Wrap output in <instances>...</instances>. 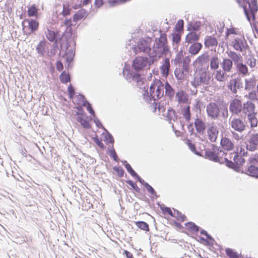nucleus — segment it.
<instances>
[{
	"instance_id": "1",
	"label": "nucleus",
	"mask_w": 258,
	"mask_h": 258,
	"mask_svg": "<svg viewBox=\"0 0 258 258\" xmlns=\"http://www.w3.org/2000/svg\"><path fill=\"white\" fill-rule=\"evenodd\" d=\"M169 51L166 34L161 33L159 38H155L153 46V52L149 54L151 63H153L157 61L164 55H166Z\"/></svg>"
},
{
	"instance_id": "2",
	"label": "nucleus",
	"mask_w": 258,
	"mask_h": 258,
	"mask_svg": "<svg viewBox=\"0 0 258 258\" xmlns=\"http://www.w3.org/2000/svg\"><path fill=\"white\" fill-rule=\"evenodd\" d=\"M164 84L160 80L155 79L150 85L149 92L146 95V101L149 103L154 104L155 101L160 99L164 95Z\"/></svg>"
},
{
	"instance_id": "3",
	"label": "nucleus",
	"mask_w": 258,
	"mask_h": 258,
	"mask_svg": "<svg viewBox=\"0 0 258 258\" xmlns=\"http://www.w3.org/2000/svg\"><path fill=\"white\" fill-rule=\"evenodd\" d=\"M123 75L128 82H131L132 81L136 82L135 85L142 90L143 97L146 98V95H148V89L146 79L142 77L141 75L134 73L133 71L130 69H124Z\"/></svg>"
},
{
	"instance_id": "4",
	"label": "nucleus",
	"mask_w": 258,
	"mask_h": 258,
	"mask_svg": "<svg viewBox=\"0 0 258 258\" xmlns=\"http://www.w3.org/2000/svg\"><path fill=\"white\" fill-rule=\"evenodd\" d=\"M210 73L208 71V69H197V76L195 78L194 81L191 82V84L195 88H198L202 84L208 86L210 85Z\"/></svg>"
},
{
	"instance_id": "5",
	"label": "nucleus",
	"mask_w": 258,
	"mask_h": 258,
	"mask_svg": "<svg viewBox=\"0 0 258 258\" xmlns=\"http://www.w3.org/2000/svg\"><path fill=\"white\" fill-rule=\"evenodd\" d=\"M152 41L151 38L149 37L146 38L140 39L137 42V44L133 46L132 49L133 51L136 54L143 52L149 55L151 53V44Z\"/></svg>"
},
{
	"instance_id": "6",
	"label": "nucleus",
	"mask_w": 258,
	"mask_h": 258,
	"mask_svg": "<svg viewBox=\"0 0 258 258\" xmlns=\"http://www.w3.org/2000/svg\"><path fill=\"white\" fill-rule=\"evenodd\" d=\"M151 65V59L150 61L147 57H137L133 61L132 68L134 73H137L141 75V72L143 71L146 68L147 64Z\"/></svg>"
},
{
	"instance_id": "7",
	"label": "nucleus",
	"mask_w": 258,
	"mask_h": 258,
	"mask_svg": "<svg viewBox=\"0 0 258 258\" xmlns=\"http://www.w3.org/2000/svg\"><path fill=\"white\" fill-rule=\"evenodd\" d=\"M66 41L65 46H64L63 43L60 44V50H59V56H62L63 58H69V60L74 59L75 52L74 48L72 47V45L75 46L76 44L74 45L73 41L70 40V41L68 43L67 39H66Z\"/></svg>"
},
{
	"instance_id": "8",
	"label": "nucleus",
	"mask_w": 258,
	"mask_h": 258,
	"mask_svg": "<svg viewBox=\"0 0 258 258\" xmlns=\"http://www.w3.org/2000/svg\"><path fill=\"white\" fill-rule=\"evenodd\" d=\"M64 24L66 26V29L62 34V37L65 39H67L68 43H69L70 40L73 41V43L75 45V39L77 38V34L73 32L72 28L73 25L72 19L71 18L69 19H66L64 20Z\"/></svg>"
},
{
	"instance_id": "9",
	"label": "nucleus",
	"mask_w": 258,
	"mask_h": 258,
	"mask_svg": "<svg viewBox=\"0 0 258 258\" xmlns=\"http://www.w3.org/2000/svg\"><path fill=\"white\" fill-rule=\"evenodd\" d=\"M206 112L209 118L215 120L220 117V108L216 103L210 102L207 106Z\"/></svg>"
},
{
	"instance_id": "10",
	"label": "nucleus",
	"mask_w": 258,
	"mask_h": 258,
	"mask_svg": "<svg viewBox=\"0 0 258 258\" xmlns=\"http://www.w3.org/2000/svg\"><path fill=\"white\" fill-rule=\"evenodd\" d=\"M246 149L249 151H254L258 148V134L248 135L245 141Z\"/></svg>"
},
{
	"instance_id": "11",
	"label": "nucleus",
	"mask_w": 258,
	"mask_h": 258,
	"mask_svg": "<svg viewBox=\"0 0 258 258\" xmlns=\"http://www.w3.org/2000/svg\"><path fill=\"white\" fill-rule=\"evenodd\" d=\"M229 111L233 114H238L242 111V104L240 100L235 98L229 105Z\"/></svg>"
},
{
	"instance_id": "12",
	"label": "nucleus",
	"mask_w": 258,
	"mask_h": 258,
	"mask_svg": "<svg viewBox=\"0 0 258 258\" xmlns=\"http://www.w3.org/2000/svg\"><path fill=\"white\" fill-rule=\"evenodd\" d=\"M209 60L210 56L207 52L200 55L195 61L196 63L199 64L197 69L205 68L206 69H209Z\"/></svg>"
},
{
	"instance_id": "13",
	"label": "nucleus",
	"mask_w": 258,
	"mask_h": 258,
	"mask_svg": "<svg viewBox=\"0 0 258 258\" xmlns=\"http://www.w3.org/2000/svg\"><path fill=\"white\" fill-rule=\"evenodd\" d=\"M231 128L235 131L242 133L245 130L246 125L243 120L239 118H233L230 122Z\"/></svg>"
},
{
	"instance_id": "14",
	"label": "nucleus",
	"mask_w": 258,
	"mask_h": 258,
	"mask_svg": "<svg viewBox=\"0 0 258 258\" xmlns=\"http://www.w3.org/2000/svg\"><path fill=\"white\" fill-rule=\"evenodd\" d=\"M242 87L243 84L240 77L230 80L228 85V89L234 94L237 93V89H241Z\"/></svg>"
},
{
	"instance_id": "15",
	"label": "nucleus",
	"mask_w": 258,
	"mask_h": 258,
	"mask_svg": "<svg viewBox=\"0 0 258 258\" xmlns=\"http://www.w3.org/2000/svg\"><path fill=\"white\" fill-rule=\"evenodd\" d=\"M232 46L235 50L240 52H242L243 50H245L249 47L245 39L239 38H236L234 39L232 41Z\"/></svg>"
},
{
	"instance_id": "16",
	"label": "nucleus",
	"mask_w": 258,
	"mask_h": 258,
	"mask_svg": "<svg viewBox=\"0 0 258 258\" xmlns=\"http://www.w3.org/2000/svg\"><path fill=\"white\" fill-rule=\"evenodd\" d=\"M208 138L211 142H215L219 134V129L216 125H212L207 129Z\"/></svg>"
},
{
	"instance_id": "17",
	"label": "nucleus",
	"mask_w": 258,
	"mask_h": 258,
	"mask_svg": "<svg viewBox=\"0 0 258 258\" xmlns=\"http://www.w3.org/2000/svg\"><path fill=\"white\" fill-rule=\"evenodd\" d=\"M195 126L197 131V133L203 135L205 133L206 125L205 123L200 118H199L198 115L194 122Z\"/></svg>"
},
{
	"instance_id": "18",
	"label": "nucleus",
	"mask_w": 258,
	"mask_h": 258,
	"mask_svg": "<svg viewBox=\"0 0 258 258\" xmlns=\"http://www.w3.org/2000/svg\"><path fill=\"white\" fill-rule=\"evenodd\" d=\"M45 33L46 38L50 42H56V41L61 40L60 34L57 31H53L47 28V32Z\"/></svg>"
},
{
	"instance_id": "19",
	"label": "nucleus",
	"mask_w": 258,
	"mask_h": 258,
	"mask_svg": "<svg viewBox=\"0 0 258 258\" xmlns=\"http://www.w3.org/2000/svg\"><path fill=\"white\" fill-rule=\"evenodd\" d=\"M233 154H234L233 160L235 163V171H238L240 170V166H242L245 163V160L237 154H235L233 153H231L229 154V158L230 159L232 158L231 156Z\"/></svg>"
},
{
	"instance_id": "20",
	"label": "nucleus",
	"mask_w": 258,
	"mask_h": 258,
	"mask_svg": "<svg viewBox=\"0 0 258 258\" xmlns=\"http://www.w3.org/2000/svg\"><path fill=\"white\" fill-rule=\"evenodd\" d=\"M78 110H81L82 111V113H80V114L81 116H79L77 117V121L84 127L85 128L89 129L91 127L90 124L88 120L84 118V116L85 112L81 106H78L77 107Z\"/></svg>"
},
{
	"instance_id": "21",
	"label": "nucleus",
	"mask_w": 258,
	"mask_h": 258,
	"mask_svg": "<svg viewBox=\"0 0 258 258\" xmlns=\"http://www.w3.org/2000/svg\"><path fill=\"white\" fill-rule=\"evenodd\" d=\"M221 146L223 149L227 151H232L234 149V144L229 139L226 137H222Z\"/></svg>"
},
{
	"instance_id": "22",
	"label": "nucleus",
	"mask_w": 258,
	"mask_h": 258,
	"mask_svg": "<svg viewBox=\"0 0 258 258\" xmlns=\"http://www.w3.org/2000/svg\"><path fill=\"white\" fill-rule=\"evenodd\" d=\"M88 12L84 9H81L78 11L73 16V20L76 22L82 19H85L88 16Z\"/></svg>"
},
{
	"instance_id": "23",
	"label": "nucleus",
	"mask_w": 258,
	"mask_h": 258,
	"mask_svg": "<svg viewBox=\"0 0 258 258\" xmlns=\"http://www.w3.org/2000/svg\"><path fill=\"white\" fill-rule=\"evenodd\" d=\"M205 153L206 158L216 162L219 161L220 157H222L221 155L219 154L217 155L216 153L212 151L210 149H206Z\"/></svg>"
},
{
	"instance_id": "24",
	"label": "nucleus",
	"mask_w": 258,
	"mask_h": 258,
	"mask_svg": "<svg viewBox=\"0 0 258 258\" xmlns=\"http://www.w3.org/2000/svg\"><path fill=\"white\" fill-rule=\"evenodd\" d=\"M25 22H27L28 24V28L30 30V32L29 34L31 33H34L38 29L39 27V22L34 19H25Z\"/></svg>"
},
{
	"instance_id": "25",
	"label": "nucleus",
	"mask_w": 258,
	"mask_h": 258,
	"mask_svg": "<svg viewBox=\"0 0 258 258\" xmlns=\"http://www.w3.org/2000/svg\"><path fill=\"white\" fill-rule=\"evenodd\" d=\"M228 57L230 58L232 62L233 61L235 65L240 62L242 59V57L240 54L237 53L235 51L230 50L227 52Z\"/></svg>"
},
{
	"instance_id": "26",
	"label": "nucleus",
	"mask_w": 258,
	"mask_h": 258,
	"mask_svg": "<svg viewBox=\"0 0 258 258\" xmlns=\"http://www.w3.org/2000/svg\"><path fill=\"white\" fill-rule=\"evenodd\" d=\"M221 64L223 71L229 72L232 68L233 62L229 58H224Z\"/></svg>"
},
{
	"instance_id": "27",
	"label": "nucleus",
	"mask_w": 258,
	"mask_h": 258,
	"mask_svg": "<svg viewBox=\"0 0 258 258\" xmlns=\"http://www.w3.org/2000/svg\"><path fill=\"white\" fill-rule=\"evenodd\" d=\"M181 33L174 32H173L171 34L174 49H175L176 51L178 50V46L181 41Z\"/></svg>"
},
{
	"instance_id": "28",
	"label": "nucleus",
	"mask_w": 258,
	"mask_h": 258,
	"mask_svg": "<svg viewBox=\"0 0 258 258\" xmlns=\"http://www.w3.org/2000/svg\"><path fill=\"white\" fill-rule=\"evenodd\" d=\"M169 66V59L166 58L164 59L162 65L160 67V71L163 76H167L168 75Z\"/></svg>"
},
{
	"instance_id": "29",
	"label": "nucleus",
	"mask_w": 258,
	"mask_h": 258,
	"mask_svg": "<svg viewBox=\"0 0 258 258\" xmlns=\"http://www.w3.org/2000/svg\"><path fill=\"white\" fill-rule=\"evenodd\" d=\"M255 109V105L251 101H247L242 105V110L244 112H249L248 114L255 113L254 112Z\"/></svg>"
},
{
	"instance_id": "30",
	"label": "nucleus",
	"mask_w": 258,
	"mask_h": 258,
	"mask_svg": "<svg viewBox=\"0 0 258 258\" xmlns=\"http://www.w3.org/2000/svg\"><path fill=\"white\" fill-rule=\"evenodd\" d=\"M202 47L203 45L201 43L195 42L190 46L188 51L191 55H195L199 52Z\"/></svg>"
},
{
	"instance_id": "31",
	"label": "nucleus",
	"mask_w": 258,
	"mask_h": 258,
	"mask_svg": "<svg viewBox=\"0 0 258 258\" xmlns=\"http://www.w3.org/2000/svg\"><path fill=\"white\" fill-rule=\"evenodd\" d=\"M199 38L200 36L199 34H197L195 32L191 31L186 36L185 41L188 43L192 42L195 43L199 40Z\"/></svg>"
},
{
	"instance_id": "32",
	"label": "nucleus",
	"mask_w": 258,
	"mask_h": 258,
	"mask_svg": "<svg viewBox=\"0 0 258 258\" xmlns=\"http://www.w3.org/2000/svg\"><path fill=\"white\" fill-rule=\"evenodd\" d=\"M210 66L212 70H216L219 68L220 60L217 55H214L210 58Z\"/></svg>"
},
{
	"instance_id": "33",
	"label": "nucleus",
	"mask_w": 258,
	"mask_h": 258,
	"mask_svg": "<svg viewBox=\"0 0 258 258\" xmlns=\"http://www.w3.org/2000/svg\"><path fill=\"white\" fill-rule=\"evenodd\" d=\"M176 98L179 103H186L188 100V96L184 91H178L176 93Z\"/></svg>"
},
{
	"instance_id": "34",
	"label": "nucleus",
	"mask_w": 258,
	"mask_h": 258,
	"mask_svg": "<svg viewBox=\"0 0 258 258\" xmlns=\"http://www.w3.org/2000/svg\"><path fill=\"white\" fill-rule=\"evenodd\" d=\"M181 114L183 118L187 122H189L191 119V112L190 107L189 105L185 106L181 110Z\"/></svg>"
},
{
	"instance_id": "35",
	"label": "nucleus",
	"mask_w": 258,
	"mask_h": 258,
	"mask_svg": "<svg viewBox=\"0 0 258 258\" xmlns=\"http://www.w3.org/2000/svg\"><path fill=\"white\" fill-rule=\"evenodd\" d=\"M229 76L227 75L226 72L219 70L217 71L215 76L216 80L219 82L225 81Z\"/></svg>"
},
{
	"instance_id": "36",
	"label": "nucleus",
	"mask_w": 258,
	"mask_h": 258,
	"mask_svg": "<svg viewBox=\"0 0 258 258\" xmlns=\"http://www.w3.org/2000/svg\"><path fill=\"white\" fill-rule=\"evenodd\" d=\"M46 43L45 40H41L36 46L37 52L40 56H43L45 54Z\"/></svg>"
},
{
	"instance_id": "37",
	"label": "nucleus",
	"mask_w": 258,
	"mask_h": 258,
	"mask_svg": "<svg viewBox=\"0 0 258 258\" xmlns=\"http://www.w3.org/2000/svg\"><path fill=\"white\" fill-rule=\"evenodd\" d=\"M217 39L213 36H208L205 38L204 44L206 47L214 46L217 45Z\"/></svg>"
},
{
	"instance_id": "38",
	"label": "nucleus",
	"mask_w": 258,
	"mask_h": 258,
	"mask_svg": "<svg viewBox=\"0 0 258 258\" xmlns=\"http://www.w3.org/2000/svg\"><path fill=\"white\" fill-rule=\"evenodd\" d=\"M246 90H250L251 89L255 88L256 85V80L255 78H250L249 79H246L245 80Z\"/></svg>"
},
{
	"instance_id": "39",
	"label": "nucleus",
	"mask_w": 258,
	"mask_h": 258,
	"mask_svg": "<svg viewBox=\"0 0 258 258\" xmlns=\"http://www.w3.org/2000/svg\"><path fill=\"white\" fill-rule=\"evenodd\" d=\"M164 84V89H165V95L170 98H172L175 94L174 89L167 81H166Z\"/></svg>"
},
{
	"instance_id": "40",
	"label": "nucleus",
	"mask_w": 258,
	"mask_h": 258,
	"mask_svg": "<svg viewBox=\"0 0 258 258\" xmlns=\"http://www.w3.org/2000/svg\"><path fill=\"white\" fill-rule=\"evenodd\" d=\"M177 115L175 111L173 108H169L168 109V111L166 115V117L167 118L168 120L169 121L171 120H173L175 121L177 118ZM171 123V122H169Z\"/></svg>"
},
{
	"instance_id": "41",
	"label": "nucleus",
	"mask_w": 258,
	"mask_h": 258,
	"mask_svg": "<svg viewBox=\"0 0 258 258\" xmlns=\"http://www.w3.org/2000/svg\"><path fill=\"white\" fill-rule=\"evenodd\" d=\"M247 171L248 172V173H247V175L258 178V167L250 165L248 167Z\"/></svg>"
},
{
	"instance_id": "42",
	"label": "nucleus",
	"mask_w": 258,
	"mask_h": 258,
	"mask_svg": "<svg viewBox=\"0 0 258 258\" xmlns=\"http://www.w3.org/2000/svg\"><path fill=\"white\" fill-rule=\"evenodd\" d=\"M255 113L248 114L247 117L251 127H256L257 125L258 119L255 116Z\"/></svg>"
},
{
	"instance_id": "43",
	"label": "nucleus",
	"mask_w": 258,
	"mask_h": 258,
	"mask_svg": "<svg viewBox=\"0 0 258 258\" xmlns=\"http://www.w3.org/2000/svg\"><path fill=\"white\" fill-rule=\"evenodd\" d=\"M201 234L204 235L206 236L207 239L208 240L207 241V244L209 245H213L216 242L212 236L209 234L205 230L201 229L200 231Z\"/></svg>"
},
{
	"instance_id": "44",
	"label": "nucleus",
	"mask_w": 258,
	"mask_h": 258,
	"mask_svg": "<svg viewBox=\"0 0 258 258\" xmlns=\"http://www.w3.org/2000/svg\"><path fill=\"white\" fill-rule=\"evenodd\" d=\"M236 66L239 73L242 74L243 76L248 74V68L245 64L242 62H240L237 63Z\"/></svg>"
},
{
	"instance_id": "45",
	"label": "nucleus",
	"mask_w": 258,
	"mask_h": 258,
	"mask_svg": "<svg viewBox=\"0 0 258 258\" xmlns=\"http://www.w3.org/2000/svg\"><path fill=\"white\" fill-rule=\"evenodd\" d=\"M38 9L35 4H33L28 8L27 12L29 17H35L37 15Z\"/></svg>"
},
{
	"instance_id": "46",
	"label": "nucleus",
	"mask_w": 258,
	"mask_h": 258,
	"mask_svg": "<svg viewBox=\"0 0 258 258\" xmlns=\"http://www.w3.org/2000/svg\"><path fill=\"white\" fill-rule=\"evenodd\" d=\"M226 254L229 258H240V255L232 248H227L225 249Z\"/></svg>"
},
{
	"instance_id": "47",
	"label": "nucleus",
	"mask_w": 258,
	"mask_h": 258,
	"mask_svg": "<svg viewBox=\"0 0 258 258\" xmlns=\"http://www.w3.org/2000/svg\"><path fill=\"white\" fill-rule=\"evenodd\" d=\"M60 82L63 84H67L71 81V77L69 74L63 71L61 73L59 77Z\"/></svg>"
},
{
	"instance_id": "48",
	"label": "nucleus",
	"mask_w": 258,
	"mask_h": 258,
	"mask_svg": "<svg viewBox=\"0 0 258 258\" xmlns=\"http://www.w3.org/2000/svg\"><path fill=\"white\" fill-rule=\"evenodd\" d=\"M183 25L184 21L182 19L179 20L174 28V32H178L179 33H182L183 32Z\"/></svg>"
},
{
	"instance_id": "49",
	"label": "nucleus",
	"mask_w": 258,
	"mask_h": 258,
	"mask_svg": "<svg viewBox=\"0 0 258 258\" xmlns=\"http://www.w3.org/2000/svg\"><path fill=\"white\" fill-rule=\"evenodd\" d=\"M160 207V209L162 210V213L164 214H168L171 217L174 216V214L172 212L171 209L169 207H166L163 204H157Z\"/></svg>"
},
{
	"instance_id": "50",
	"label": "nucleus",
	"mask_w": 258,
	"mask_h": 258,
	"mask_svg": "<svg viewBox=\"0 0 258 258\" xmlns=\"http://www.w3.org/2000/svg\"><path fill=\"white\" fill-rule=\"evenodd\" d=\"M136 225L140 229L146 231H149V224L145 221H139L136 222Z\"/></svg>"
},
{
	"instance_id": "51",
	"label": "nucleus",
	"mask_w": 258,
	"mask_h": 258,
	"mask_svg": "<svg viewBox=\"0 0 258 258\" xmlns=\"http://www.w3.org/2000/svg\"><path fill=\"white\" fill-rule=\"evenodd\" d=\"M185 225L189 230L195 232H198L200 229V227L199 226L192 222H187L185 224Z\"/></svg>"
},
{
	"instance_id": "52",
	"label": "nucleus",
	"mask_w": 258,
	"mask_h": 258,
	"mask_svg": "<svg viewBox=\"0 0 258 258\" xmlns=\"http://www.w3.org/2000/svg\"><path fill=\"white\" fill-rule=\"evenodd\" d=\"M187 129L191 136H193L195 138H199L200 140L204 141V139L201 138L197 133L195 132L192 122L190 123L187 125Z\"/></svg>"
},
{
	"instance_id": "53",
	"label": "nucleus",
	"mask_w": 258,
	"mask_h": 258,
	"mask_svg": "<svg viewBox=\"0 0 258 258\" xmlns=\"http://www.w3.org/2000/svg\"><path fill=\"white\" fill-rule=\"evenodd\" d=\"M249 9L250 11L251 14L252 16V18L253 20L255 19V14L258 11V6L257 4H250V3L248 4Z\"/></svg>"
},
{
	"instance_id": "54",
	"label": "nucleus",
	"mask_w": 258,
	"mask_h": 258,
	"mask_svg": "<svg viewBox=\"0 0 258 258\" xmlns=\"http://www.w3.org/2000/svg\"><path fill=\"white\" fill-rule=\"evenodd\" d=\"M104 130L106 132V134L105 135V142L107 145L109 144L113 145L114 142L113 136L106 129Z\"/></svg>"
},
{
	"instance_id": "55",
	"label": "nucleus",
	"mask_w": 258,
	"mask_h": 258,
	"mask_svg": "<svg viewBox=\"0 0 258 258\" xmlns=\"http://www.w3.org/2000/svg\"><path fill=\"white\" fill-rule=\"evenodd\" d=\"M108 151L109 152L108 154L110 158H112L114 161L118 162L119 159L113 147H112V148L110 149H108Z\"/></svg>"
},
{
	"instance_id": "56",
	"label": "nucleus",
	"mask_w": 258,
	"mask_h": 258,
	"mask_svg": "<svg viewBox=\"0 0 258 258\" xmlns=\"http://www.w3.org/2000/svg\"><path fill=\"white\" fill-rule=\"evenodd\" d=\"M174 213V217H175L177 220H181V221H184L186 219V216L184 215H182V213L179 211L178 210L173 208Z\"/></svg>"
},
{
	"instance_id": "57",
	"label": "nucleus",
	"mask_w": 258,
	"mask_h": 258,
	"mask_svg": "<svg viewBox=\"0 0 258 258\" xmlns=\"http://www.w3.org/2000/svg\"><path fill=\"white\" fill-rule=\"evenodd\" d=\"M211 146L212 150V151L216 153L217 155L219 154L221 155V157H223L224 155H227L226 153H225L222 150L220 149V148L218 147L216 145L214 144H211Z\"/></svg>"
},
{
	"instance_id": "58",
	"label": "nucleus",
	"mask_w": 258,
	"mask_h": 258,
	"mask_svg": "<svg viewBox=\"0 0 258 258\" xmlns=\"http://www.w3.org/2000/svg\"><path fill=\"white\" fill-rule=\"evenodd\" d=\"M174 75L178 80H183L184 78V73L182 70L179 69H176L174 71Z\"/></svg>"
},
{
	"instance_id": "59",
	"label": "nucleus",
	"mask_w": 258,
	"mask_h": 258,
	"mask_svg": "<svg viewBox=\"0 0 258 258\" xmlns=\"http://www.w3.org/2000/svg\"><path fill=\"white\" fill-rule=\"evenodd\" d=\"M72 9L69 7V5L67 6L63 4V10L61 14L63 17H67L71 14Z\"/></svg>"
},
{
	"instance_id": "60",
	"label": "nucleus",
	"mask_w": 258,
	"mask_h": 258,
	"mask_svg": "<svg viewBox=\"0 0 258 258\" xmlns=\"http://www.w3.org/2000/svg\"><path fill=\"white\" fill-rule=\"evenodd\" d=\"M76 97L77 98L78 101V104L79 105H81L82 106L86 105V103L88 102L85 96L81 94H79L78 95H76Z\"/></svg>"
},
{
	"instance_id": "61",
	"label": "nucleus",
	"mask_w": 258,
	"mask_h": 258,
	"mask_svg": "<svg viewBox=\"0 0 258 258\" xmlns=\"http://www.w3.org/2000/svg\"><path fill=\"white\" fill-rule=\"evenodd\" d=\"M125 182L127 183L130 186H131L136 192L139 193L140 192V188L138 186L137 184L134 181L128 179L126 180Z\"/></svg>"
},
{
	"instance_id": "62",
	"label": "nucleus",
	"mask_w": 258,
	"mask_h": 258,
	"mask_svg": "<svg viewBox=\"0 0 258 258\" xmlns=\"http://www.w3.org/2000/svg\"><path fill=\"white\" fill-rule=\"evenodd\" d=\"M125 168L127 171V172L131 175L132 176L135 177L136 176H138V174L135 172V171L133 169L132 166L129 163H126L125 165Z\"/></svg>"
},
{
	"instance_id": "63",
	"label": "nucleus",
	"mask_w": 258,
	"mask_h": 258,
	"mask_svg": "<svg viewBox=\"0 0 258 258\" xmlns=\"http://www.w3.org/2000/svg\"><path fill=\"white\" fill-rule=\"evenodd\" d=\"M145 187L147 189L148 192L151 194L153 196H155L156 198L158 196L157 195L156 192L153 187L150 185L148 183L145 184Z\"/></svg>"
},
{
	"instance_id": "64",
	"label": "nucleus",
	"mask_w": 258,
	"mask_h": 258,
	"mask_svg": "<svg viewBox=\"0 0 258 258\" xmlns=\"http://www.w3.org/2000/svg\"><path fill=\"white\" fill-rule=\"evenodd\" d=\"M112 169L114 171H115L117 173L119 177H121L123 176L124 173V170L121 167L114 166Z\"/></svg>"
}]
</instances>
